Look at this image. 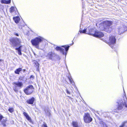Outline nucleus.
I'll use <instances>...</instances> for the list:
<instances>
[{"label":"nucleus","instance_id":"obj_1","mask_svg":"<svg viewBox=\"0 0 127 127\" xmlns=\"http://www.w3.org/2000/svg\"><path fill=\"white\" fill-rule=\"evenodd\" d=\"M90 27H88V29L89 30V32H87L88 30L87 28L86 29H85L83 30H80L79 32L81 33H82L90 35H93L94 36L96 37H103L104 36V33L100 31H95L94 34H92L91 33V32H92L93 30V29H92L91 30H90Z\"/></svg>","mask_w":127,"mask_h":127},{"label":"nucleus","instance_id":"obj_2","mask_svg":"<svg viewBox=\"0 0 127 127\" xmlns=\"http://www.w3.org/2000/svg\"><path fill=\"white\" fill-rule=\"evenodd\" d=\"M69 47V46L66 45L63 46L61 47L57 46L55 48V49L57 51H60L66 56Z\"/></svg>","mask_w":127,"mask_h":127},{"label":"nucleus","instance_id":"obj_3","mask_svg":"<svg viewBox=\"0 0 127 127\" xmlns=\"http://www.w3.org/2000/svg\"><path fill=\"white\" fill-rule=\"evenodd\" d=\"M43 38L41 37H36L35 39H32L31 42L32 44L37 48H39V44L42 41Z\"/></svg>","mask_w":127,"mask_h":127},{"label":"nucleus","instance_id":"obj_4","mask_svg":"<svg viewBox=\"0 0 127 127\" xmlns=\"http://www.w3.org/2000/svg\"><path fill=\"white\" fill-rule=\"evenodd\" d=\"M9 41L11 43V45L13 47H17L20 45L21 40L17 37L11 38Z\"/></svg>","mask_w":127,"mask_h":127},{"label":"nucleus","instance_id":"obj_5","mask_svg":"<svg viewBox=\"0 0 127 127\" xmlns=\"http://www.w3.org/2000/svg\"><path fill=\"white\" fill-rule=\"evenodd\" d=\"M112 22L111 21L106 20L103 22V24L105 28V31L110 32L112 30L111 25Z\"/></svg>","mask_w":127,"mask_h":127},{"label":"nucleus","instance_id":"obj_6","mask_svg":"<svg viewBox=\"0 0 127 127\" xmlns=\"http://www.w3.org/2000/svg\"><path fill=\"white\" fill-rule=\"evenodd\" d=\"M117 103L118 104L117 109L118 110L122 109L123 108L124 104H125V107L127 108V102H125L124 100L123 99L118 101Z\"/></svg>","mask_w":127,"mask_h":127},{"label":"nucleus","instance_id":"obj_7","mask_svg":"<svg viewBox=\"0 0 127 127\" xmlns=\"http://www.w3.org/2000/svg\"><path fill=\"white\" fill-rule=\"evenodd\" d=\"M34 88L33 86L31 85L27 87L24 90V92L27 95H28L31 94L33 92Z\"/></svg>","mask_w":127,"mask_h":127},{"label":"nucleus","instance_id":"obj_8","mask_svg":"<svg viewBox=\"0 0 127 127\" xmlns=\"http://www.w3.org/2000/svg\"><path fill=\"white\" fill-rule=\"evenodd\" d=\"M84 118V121L86 123H89L92 120V118L90 117V114L88 113L85 114Z\"/></svg>","mask_w":127,"mask_h":127},{"label":"nucleus","instance_id":"obj_9","mask_svg":"<svg viewBox=\"0 0 127 127\" xmlns=\"http://www.w3.org/2000/svg\"><path fill=\"white\" fill-rule=\"evenodd\" d=\"M103 41L109 45H110L115 44L116 42V39L114 36H111L109 37V42H107V41L106 40Z\"/></svg>","mask_w":127,"mask_h":127},{"label":"nucleus","instance_id":"obj_10","mask_svg":"<svg viewBox=\"0 0 127 127\" xmlns=\"http://www.w3.org/2000/svg\"><path fill=\"white\" fill-rule=\"evenodd\" d=\"M117 30L118 32V33L119 34H120L127 30L124 29V27H122L118 28Z\"/></svg>","mask_w":127,"mask_h":127},{"label":"nucleus","instance_id":"obj_11","mask_svg":"<svg viewBox=\"0 0 127 127\" xmlns=\"http://www.w3.org/2000/svg\"><path fill=\"white\" fill-rule=\"evenodd\" d=\"M23 46L22 45H20L19 47L16 48L15 49L17 50L18 51V53L19 55H22V54L21 52V49L22 48Z\"/></svg>","mask_w":127,"mask_h":127},{"label":"nucleus","instance_id":"obj_12","mask_svg":"<svg viewBox=\"0 0 127 127\" xmlns=\"http://www.w3.org/2000/svg\"><path fill=\"white\" fill-rule=\"evenodd\" d=\"M55 54L52 52H49L47 55V57L50 59H52L55 56Z\"/></svg>","mask_w":127,"mask_h":127},{"label":"nucleus","instance_id":"obj_13","mask_svg":"<svg viewBox=\"0 0 127 127\" xmlns=\"http://www.w3.org/2000/svg\"><path fill=\"white\" fill-rule=\"evenodd\" d=\"M103 24V22L99 25V28L101 30H104L105 31V28Z\"/></svg>","mask_w":127,"mask_h":127},{"label":"nucleus","instance_id":"obj_14","mask_svg":"<svg viewBox=\"0 0 127 127\" xmlns=\"http://www.w3.org/2000/svg\"><path fill=\"white\" fill-rule=\"evenodd\" d=\"M23 114L26 117L27 119L30 122H31L32 121L31 119L29 116L28 114L24 112L23 113Z\"/></svg>","mask_w":127,"mask_h":127},{"label":"nucleus","instance_id":"obj_15","mask_svg":"<svg viewBox=\"0 0 127 127\" xmlns=\"http://www.w3.org/2000/svg\"><path fill=\"white\" fill-rule=\"evenodd\" d=\"M14 84L17 87L20 88L22 87L23 85V84L22 82L19 81L14 82Z\"/></svg>","mask_w":127,"mask_h":127},{"label":"nucleus","instance_id":"obj_16","mask_svg":"<svg viewBox=\"0 0 127 127\" xmlns=\"http://www.w3.org/2000/svg\"><path fill=\"white\" fill-rule=\"evenodd\" d=\"M0 121H1L2 124H4L6 121V119L3 118L2 115H0Z\"/></svg>","mask_w":127,"mask_h":127},{"label":"nucleus","instance_id":"obj_17","mask_svg":"<svg viewBox=\"0 0 127 127\" xmlns=\"http://www.w3.org/2000/svg\"><path fill=\"white\" fill-rule=\"evenodd\" d=\"M34 100V98L33 97H32L30 99L28 100L27 101V102L29 104H32L33 103Z\"/></svg>","mask_w":127,"mask_h":127},{"label":"nucleus","instance_id":"obj_18","mask_svg":"<svg viewBox=\"0 0 127 127\" xmlns=\"http://www.w3.org/2000/svg\"><path fill=\"white\" fill-rule=\"evenodd\" d=\"M1 2L2 3L9 4L10 3L11 0H1Z\"/></svg>","mask_w":127,"mask_h":127},{"label":"nucleus","instance_id":"obj_19","mask_svg":"<svg viewBox=\"0 0 127 127\" xmlns=\"http://www.w3.org/2000/svg\"><path fill=\"white\" fill-rule=\"evenodd\" d=\"M68 78L69 79L70 82L73 85H74V82L73 79L71 78V76L69 75L68 76Z\"/></svg>","mask_w":127,"mask_h":127},{"label":"nucleus","instance_id":"obj_20","mask_svg":"<svg viewBox=\"0 0 127 127\" xmlns=\"http://www.w3.org/2000/svg\"><path fill=\"white\" fill-rule=\"evenodd\" d=\"M34 63L35 64V66L37 68V70H38L39 66V64H38L37 62L36 61H34Z\"/></svg>","mask_w":127,"mask_h":127},{"label":"nucleus","instance_id":"obj_21","mask_svg":"<svg viewBox=\"0 0 127 127\" xmlns=\"http://www.w3.org/2000/svg\"><path fill=\"white\" fill-rule=\"evenodd\" d=\"M22 69L21 68H19L17 69L14 71L15 73L17 74H19V73L21 71Z\"/></svg>","mask_w":127,"mask_h":127},{"label":"nucleus","instance_id":"obj_22","mask_svg":"<svg viewBox=\"0 0 127 127\" xmlns=\"http://www.w3.org/2000/svg\"><path fill=\"white\" fill-rule=\"evenodd\" d=\"M19 18L17 17H13V18L14 20L16 23H18L19 21Z\"/></svg>","mask_w":127,"mask_h":127},{"label":"nucleus","instance_id":"obj_23","mask_svg":"<svg viewBox=\"0 0 127 127\" xmlns=\"http://www.w3.org/2000/svg\"><path fill=\"white\" fill-rule=\"evenodd\" d=\"M15 9H16V7L12 6L10 9V11L11 13H12L14 11Z\"/></svg>","mask_w":127,"mask_h":127},{"label":"nucleus","instance_id":"obj_24","mask_svg":"<svg viewBox=\"0 0 127 127\" xmlns=\"http://www.w3.org/2000/svg\"><path fill=\"white\" fill-rule=\"evenodd\" d=\"M45 112L46 115L48 116H50V113L49 109H48L45 110Z\"/></svg>","mask_w":127,"mask_h":127},{"label":"nucleus","instance_id":"obj_25","mask_svg":"<svg viewBox=\"0 0 127 127\" xmlns=\"http://www.w3.org/2000/svg\"><path fill=\"white\" fill-rule=\"evenodd\" d=\"M72 125L73 127H78V123L76 122H73Z\"/></svg>","mask_w":127,"mask_h":127},{"label":"nucleus","instance_id":"obj_26","mask_svg":"<svg viewBox=\"0 0 127 127\" xmlns=\"http://www.w3.org/2000/svg\"><path fill=\"white\" fill-rule=\"evenodd\" d=\"M14 109L13 107H9L8 110L11 113H12L14 111Z\"/></svg>","mask_w":127,"mask_h":127},{"label":"nucleus","instance_id":"obj_27","mask_svg":"<svg viewBox=\"0 0 127 127\" xmlns=\"http://www.w3.org/2000/svg\"><path fill=\"white\" fill-rule=\"evenodd\" d=\"M127 123V121H125L122 123V124L119 127H123L125 126V124Z\"/></svg>","mask_w":127,"mask_h":127},{"label":"nucleus","instance_id":"obj_28","mask_svg":"<svg viewBox=\"0 0 127 127\" xmlns=\"http://www.w3.org/2000/svg\"><path fill=\"white\" fill-rule=\"evenodd\" d=\"M42 127H48L47 126L46 124L45 123H44L42 126Z\"/></svg>","mask_w":127,"mask_h":127},{"label":"nucleus","instance_id":"obj_29","mask_svg":"<svg viewBox=\"0 0 127 127\" xmlns=\"http://www.w3.org/2000/svg\"><path fill=\"white\" fill-rule=\"evenodd\" d=\"M66 92L68 94H70V92H69L67 90V89H66Z\"/></svg>","mask_w":127,"mask_h":127},{"label":"nucleus","instance_id":"obj_30","mask_svg":"<svg viewBox=\"0 0 127 127\" xmlns=\"http://www.w3.org/2000/svg\"><path fill=\"white\" fill-rule=\"evenodd\" d=\"M15 34L17 36H19V34L17 33H15Z\"/></svg>","mask_w":127,"mask_h":127},{"label":"nucleus","instance_id":"obj_31","mask_svg":"<svg viewBox=\"0 0 127 127\" xmlns=\"http://www.w3.org/2000/svg\"><path fill=\"white\" fill-rule=\"evenodd\" d=\"M30 78H33V75H31V76H30Z\"/></svg>","mask_w":127,"mask_h":127},{"label":"nucleus","instance_id":"obj_32","mask_svg":"<svg viewBox=\"0 0 127 127\" xmlns=\"http://www.w3.org/2000/svg\"><path fill=\"white\" fill-rule=\"evenodd\" d=\"M14 90L15 91H17V90L16 88L14 89Z\"/></svg>","mask_w":127,"mask_h":127},{"label":"nucleus","instance_id":"obj_33","mask_svg":"<svg viewBox=\"0 0 127 127\" xmlns=\"http://www.w3.org/2000/svg\"><path fill=\"white\" fill-rule=\"evenodd\" d=\"M21 27H22V26H24V25H21Z\"/></svg>","mask_w":127,"mask_h":127},{"label":"nucleus","instance_id":"obj_34","mask_svg":"<svg viewBox=\"0 0 127 127\" xmlns=\"http://www.w3.org/2000/svg\"><path fill=\"white\" fill-rule=\"evenodd\" d=\"M19 28H22V27H21L20 26H19Z\"/></svg>","mask_w":127,"mask_h":127},{"label":"nucleus","instance_id":"obj_35","mask_svg":"<svg viewBox=\"0 0 127 127\" xmlns=\"http://www.w3.org/2000/svg\"><path fill=\"white\" fill-rule=\"evenodd\" d=\"M112 47V48L113 49V46H112V47Z\"/></svg>","mask_w":127,"mask_h":127},{"label":"nucleus","instance_id":"obj_36","mask_svg":"<svg viewBox=\"0 0 127 127\" xmlns=\"http://www.w3.org/2000/svg\"><path fill=\"white\" fill-rule=\"evenodd\" d=\"M106 127H107V126H106Z\"/></svg>","mask_w":127,"mask_h":127}]
</instances>
